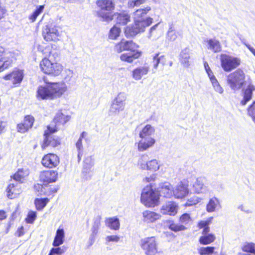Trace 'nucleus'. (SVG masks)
<instances>
[{
    "instance_id": "nucleus-1",
    "label": "nucleus",
    "mask_w": 255,
    "mask_h": 255,
    "mask_svg": "<svg viewBox=\"0 0 255 255\" xmlns=\"http://www.w3.org/2000/svg\"><path fill=\"white\" fill-rule=\"evenodd\" d=\"M151 10L150 6L136 9L133 13L134 24L126 27L125 33L127 37L135 36L139 33L144 31L146 27L152 22L153 19L148 17L144 18V16Z\"/></svg>"
},
{
    "instance_id": "nucleus-2",
    "label": "nucleus",
    "mask_w": 255,
    "mask_h": 255,
    "mask_svg": "<svg viewBox=\"0 0 255 255\" xmlns=\"http://www.w3.org/2000/svg\"><path fill=\"white\" fill-rule=\"evenodd\" d=\"M66 91V87L64 84L50 82L38 87L36 97L38 100H53L61 97Z\"/></svg>"
},
{
    "instance_id": "nucleus-3",
    "label": "nucleus",
    "mask_w": 255,
    "mask_h": 255,
    "mask_svg": "<svg viewBox=\"0 0 255 255\" xmlns=\"http://www.w3.org/2000/svg\"><path fill=\"white\" fill-rule=\"evenodd\" d=\"M138 47V45L132 41L123 39L115 45L114 50L118 53L127 51L121 55L120 59L123 61L131 63L141 56V52L137 50Z\"/></svg>"
},
{
    "instance_id": "nucleus-4",
    "label": "nucleus",
    "mask_w": 255,
    "mask_h": 255,
    "mask_svg": "<svg viewBox=\"0 0 255 255\" xmlns=\"http://www.w3.org/2000/svg\"><path fill=\"white\" fill-rule=\"evenodd\" d=\"M246 75L241 69H238L230 73L227 77V83L230 88L235 91L241 89L246 84Z\"/></svg>"
},
{
    "instance_id": "nucleus-5",
    "label": "nucleus",
    "mask_w": 255,
    "mask_h": 255,
    "mask_svg": "<svg viewBox=\"0 0 255 255\" xmlns=\"http://www.w3.org/2000/svg\"><path fill=\"white\" fill-rule=\"evenodd\" d=\"M159 194L151 185L144 187L141 194V202L147 207H153L159 203Z\"/></svg>"
},
{
    "instance_id": "nucleus-6",
    "label": "nucleus",
    "mask_w": 255,
    "mask_h": 255,
    "mask_svg": "<svg viewBox=\"0 0 255 255\" xmlns=\"http://www.w3.org/2000/svg\"><path fill=\"white\" fill-rule=\"evenodd\" d=\"M97 5L101 8L98 11V15L104 21L109 22L113 19L111 11L114 9L115 4L113 0H98Z\"/></svg>"
},
{
    "instance_id": "nucleus-7",
    "label": "nucleus",
    "mask_w": 255,
    "mask_h": 255,
    "mask_svg": "<svg viewBox=\"0 0 255 255\" xmlns=\"http://www.w3.org/2000/svg\"><path fill=\"white\" fill-rule=\"evenodd\" d=\"M39 66L43 73L54 76H58L63 70V66L60 63L52 62L46 58L42 60Z\"/></svg>"
},
{
    "instance_id": "nucleus-8",
    "label": "nucleus",
    "mask_w": 255,
    "mask_h": 255,
    "mask_svg": "<svg viewBox=\"0 0 255 255\" xmlns=\"http://www.w3.org/2000/svg\"><path fill=\"white\" fill-rule=\"evenodd\" d=\"M221 65L225 72H231L238 67L241 63V59L231 55L222 54L220 55Z\"/></svg>"
},
{
    "instance_id": "nucleus-9",
    "label": "nucleus",
    "mask_w": 255,
    "mask_h": 255,
    "mask_svg": "<svg viewBox=\"0 0 255 255\" xmlns=\"http://www.w3.org/2000/svg\"><path fill=\"white\" fill-rule=\"evenodd\" d=\"M57 130L56 126L53 127V125L47 126V129L45 130L44 139L42 145L43 148L48 146L56 147L60 144V140L58 137L55 136L53 133Z\"/></svg>"
},
{
    "instance_id": "nucleus-10",
    "label": "nucleus",
    "mask_w": 255,
    "mask_h": 255,
    "mask_svg": "<svg viewBox=\"0 0 255 255\" xmlns=\"http://www.w3.org/2000/svg\"><path fill=\"white\" fill-rule=\"evenodd\" d=\"M140 246L146 255H155L157 253V242L154 237L141 239Z\"/></svg>"
},
{
    "instance_id": "nucleus-11",
    "label": "nucleus",
    "mask_w": 255,
    "mask_h": 255,
    "mask_svg": "<svg viewBox=\"0 0 255 255\" xmlns=\"http://www.w3.org/2000/svg\"><path fill=\"white\" fill-rule=\"evenodd\" d=\"M126 93H120L112 103L109 110L110 115H118L120 112L124 111L126 106Z\"/></svg>"
},
{
    "instance_id": "nucleus-12",
    "label": "nucleus",
    "mask_w": 255,
    "mask_h": 255,
    "mask_svg": "<svg viewBox=\"0 0 255 255\" xmlns=\"http://www.w3.org/2000/svg\"><path fill=\"white\" fill-rule=\"evenodd\" d=\"M42 35L47 41H56L59 40L60 33L56 26L46 25L43 28Z\"/></svg>"
},
{
    "instance_id": "nucleus-13",
    "label": "nucleus",
    "mask_w": 255,
    "mask_h": 255,
    "mask_svg": "<svg viewBox=\"0 0 255 255\" xmlns=\"http://www.w3.org/2000/svg\"><path fill=\"white\" fill-rule=\"evenodd\" d=\"M194 191L197 194H206L209 193V189L206 185V179L204 177H198L193 185Z\"/></svg>"
},
{
    "instance_id": "nucleus-14",
    "label": "nucleus",
    "mask_w": 255,
    "mask_h": 255,
    "mask_svg": "<svg viewBox=\"0 0 255 255\" xmlns=\"http://www.w3.org/2000/svg\"><path fill=\"white\" fill-rule=\"evenodd\" d=\"M41 163L44 166L51 168L59 164V158L56 154L49 153L43 157Z\"/></svg>"
},
{
    "instance_id": "nucleus-15",
    "label": "nucleus",
    "mask_w": 255,
    "mask_h": 255,
    "mask_svg": "<svg viewBox=\"0 0 255 255\" xmlns=\"http://www.w3.org/2000/svg\"><path fill=\"white\" fill-rule=\"evenodd\" d=\"M7 197L9 199L16 198L21 192V183L12 182L6 188Z\"/></svg>"
},
{
    "instance_id": "nucleus-16",
    "label": "nucleus",
    "mask_w": 255,
    "mask_h": 255,
    "mask_svg": "<svg viewBox=\"0 0 255 255\" xmlns=\"http://www.w3.org/2000/svg\"><path fill=\"white\" fill-rule=\"evenodd\" d=\"M150 67L147 63L143 66L138 67L132 71V78L135 80H139L144 76L146 75L149 71Z\"/></svg>"
},
{
    "instance_id": "nucleus-17",
    "label": "nucleus",
    "mask_w": 255,
    "mask_h": 255,
    "mask_svg": "<svg viewBox=\"0 0 255 255\" xmlns=\"http://www.w3.org/2000/svg\"><path fill=\"white\" fill-rule=\"evenodd\" d=\"M188 193L189 189L188 186L182 182L179 183L175 188L173 189V194L177 199L183 198L187 196Z\"/></svg>"
},
{
    "instance_id": "nucleus-18",
    "label": "nucleus",
    "mask_w": 255,
    "mask_h": 255,
    "mask_svg": "<svg viewBox=\"0 0 255 255\" xmlns=\"http://www.w3.org/2000/svg\"><path fill=\"white\" fill-rule=\"evenodd\" d=\"M58 173L53 170H48L41 173L40 178L45 183L55 182L57 179Z\"/></svg>"
},
{
    "instance_id": "nucleus-19",
    "label": "nucleus",
    "mask_w": 255,
    "mask_h": 255,
    "mask_svg": "<svg viewBox=\"0 0 255 255\" xmlns=\"http://www.w3.org/2000/svg\"><path fill=\"white\" fill-rule=\"evenodd\" d=\"M178 210V206L175 202H169L162 206L161 212L163 214L175 216Z\"/></svg>"
},
{
    "instance_id": "nucleus-20",
    "label": "nucleus",
    "mask_w": 255,
    "mask_h": 255,
    "mask_svg": "<svg viewBox=\"0 0 255 255\" xmlns=\"http://www.w3.org/2000/svg\"><path fill=\"white\" fill-rule=\"evenodd\" d=\"M179 56V60L181 65L184 67L188 68L191 65L190 51L189 48H185L182 49Z\"/></svg>"
},
{
    "instance_id": "nucleus-21",
    "label": "nucleus",
    "mask_w": 255,
    "mask_h": 255,
    "mask_svg": "<svg viewBox=\"0 0 255 255\" xmlns=\"http://www.w3.org/2000/svg\"><path fill=\"white\" fill-rule=\"evenodd\" d=\"M94 165V161L92 156H88L84 160L82 172L85 174V178L86 180L91 179L92 175L89 174Z\"/></svg>"
},
{
    "instance_id": "nucleus-22",
    "label": "nucleus",
    "mask_w": 255,
    "mask_h": 255,
    "mask_svg": "<svg viewBox=\"0 0 255 255\" xmlns=\"http://www.w3.org/2000/svg\"><path fill=\"white\" fill-rule=\"evenodd\" d=\"M23 78V73L21 70H16L6 75L4 79L6 80H11L13 84H19Z\"/></svg>"
},
{
    "instance_id": "nucleus-23",
    "label": "nucleus",
    "mask_w": 255,
    "mask_h": 255,
    "mask_svg": "<svg viewBox=\"0 0 255 255\" xmlns=\"http://www.w3.org/2000/svg\"><path fill=\"white\" fill-rule=\"evenodd\" d=\"M158 188L159 191L158 192L159 196L170 198L173 195V188L170 184L168 182L160 184Z\"/></svg>"
},
{
    "instance_id": "nucleus-24",
    "label": "nucleus",
    "mask_w": 255,
    "mask_h": 255,
    "mask_svg": "<svg viewBox=\"0 0 255 255\" xmlns=\"http://www.w3.org/2000/svg\"><path fill=\"white\" fill-rule=\"evenodd\" d=\"M155 143V140L153 138H141L138 142L137 149L140 152H143L153 146Z\"/></svg>"
},
{
    "instance_id": "nucleus-25",
    "label": "nucleus",
    "mask_w": 255,
    "mask_h": 255,
    "mask_svg": "<svg viewBox=\"0 0 255 255\" xmlns=\"http://www.w3.org/2000/svg\"><path fill=\"white\" fill-rule=\"evenodd\" d=\"M254 91H255V86L252 84H249L247 88L243 90V99L241 101V104L242 105H246L251 100Z\"/></svg>"
},
{
    "instance_id": "nucleus-26",
    "label": "nucleus",
    "mask_w": 255,
    "mask_h": 255,
    "mask_svg": "<svg viewBox=\"0 0 255 255\" xmlns=\"http://www.w3.org/2000/svg\"><path fill=\"white\" fill-rule=\"evenodd\" d=\"M143 221L147 223H153L160 219L161 216L152 211L146 210L142 213Z\"/></svg>"
},
{
    "instance_id": "nucleus-27",
    "label": "nucleus",
    "mask_w": 255,
    "mask_h": 255,
    "mask_svg": "<svg viewBox=\"0 0 255 255\" xmlns=\"http://www.w3.org/2000/svg\"><path fill=\"white\" fill-rule=\"evenodd\" d=\"M204 42L207 44V48L215 53L221 51V46L219 40L216 39H206Z\"/></svg>"
},
{
    "instance_id": "nucleus-28",
    "label": "nucleus",
    "mask_w": 255,
    "mask_h": 255,
    "mask_svg": "<svg viewBox=\"0 0 255 255\" xmlns=\"http://www.w3.org/2000/svg\"><path fill=\"white\" fill-rule=\"evenodd\" d=\"M220 206V203L219 199L213 197L209 200L208 203L206 205V210L208 213H212L215 212L216 209Z\"/></svg>"
},
{
    "instance_id": "nucleus-29",
    "label": "nucleus",
    "mask_w": 255,
    "mask_h": 255,
    "mask_svg": "<svg viewBox=\"0 0 255 255\" xmlns=\"http://www.w3.org/2000/svg\"><path fill=\"white\" fill-rule=\"evenodd\" d=\"M155 132L154 128L150 125H146L140 131L139 136L141 138H152L151 135Z\"/></svg>"
},
{
    "instance_id": "nucleus-30",
    "label": "nucleus",
    "mask_w": 255,
    "mask_h": 255,
    "mask_svg": "<svg viewBox=\"0 0 255 255\" xmlns=\"http://www.w3.org/2000/svg\"><path fill=\"white\" fill-rule=\"evenodd\" d=\"M65 237L64 231L63 229H58L56 231V236L53 242V246L57 247L62 245L64 242Z\"/></svg>"
},
{
    "instance_id": "nucleus-31",
    "label": "nucleus",
    "mask_w": 255,
    "mask_h": 255,
    "mask_svg": "<svg viewBox=\"0 0 255 255\" xmlns=\"http://www.w3.org/2000/svg\"><path fill=\"white\" fill-rule=\"evenodd\" d=\"M106 225L112 230H118L120 226V220L116 217L109 218L106 220Z\"/></svg>"
},
{
    "instance_id": "nucleus-32",
    "label": "nucleus",
    "mask_w": 255,
    "mask_h": 255,
    "mask_svg": "<svg viewBox=\"0 0 255 255\" xmlns=\"http://www.w3.org/2000/svg\"><path fill=\"white\" fill-rule=\"evenodd\" d=\"M87 134V133L85 131H83L78 140H77L76 143V146L78 150V160L80 161L81 159V156L83 154V146L82 145V139L86 136Z\"/></svg>"
},
{
    "instance_id": "nucleus-33",
    "label": "nucleus",
    "mask_w": 255,
    "mask_h": 255,
    "mask_svg": "<svg viewBox=\"0 0 255 255\" xmlns=\"http://www.w3.org/2000/svg\"><path fill=\"white\" fill-rule=\"evenodd\" d=\"M70 117L68 116H65L62 113H58L56 114L54 119V122L56 125H53V127L57 125H64L70 120Z\"/></svg>"
},
{
    "instance_id": "nucleus-34",
    "label": "nucleus",
    "mask_w": 255,
    "mask_h": 255,
    "mask_svg": "<svg viewBox=\"0 0 255 255\" xmlns=\"http://www.w3.org/2000/svg\"><path fill=\"white\" fill-rule=\"evenodd\" d=\"M167 223V225L168 226V228L175 232L184 231L186 230V227L183 225L180 224H177L174 223V222L172 220H167L166 221Z\"/></svg>"
},
{
    "instance_id": "nucleus-35",
    "label": "nucleus",
    "mask_w": 255,
    "mask_h": 255,
    "mask_svg": "<svg viewBox=\"0 0 255 255\" xmlns=\"http://www.w3.org/2000/svg\"><path fill=\"white\" fill-rule=\"evenodd\" d=\"M12 62L11 58L6 56L1 57L0 58V72L10 67Z\"/></svg>"
},
{
    "instance_id": "nucleus-36",
    "label": "nucleus",
    "mask_w": 255,
    "mask_h": 255,
    "mask_svg": "<svg viewBox=\"0 0 255 255\" xmlns=\"http://www.w3.org/2000/svg\"><path fill=\"white\" fill-rule=\"evenodd\" d=\"M28 174V172L23 169H18L13 176V182L21 183V180L27 176Z\"/></svg>"
},
{
    "instance_id": "nucleus-37",
    "label": "nucleus",
    "mask_w": 255,
    "mask_h": 255,
    "mask_svg": "<svg viewBox=\"0 0 255 255\" xmlns=\"http://www.w3.org/2000/svg\"><path fill=\"white\" fill-rule=\"evenodd\" d=\"M215 240V236L212 234H210L201 236L199 241L201 244L206 245L213 242Z\"/></svg>"
},
{
    "instance_id": "nucleus-38",
    "label": "nucleus",
    "mask_w": 255,
    "mask_h": 255,
    "mask_svg": "<svg viewBox=\"0 0 255 255\" xmlns=\"http://www.w3.org/2000/svg\"><path fill=\"white\" fill-rule=\"evenodd\" d=\"M44 8V5H37L35 10L29 16V20L32 22L35 21L38 16L43 12Z\"/></svg>"
},
{
    "instance_id": "nucleus-39",
    "label": "nucleus",
    "mask_w": 255,
    "mask_h": 255,
    "mask_svg": "<svg viewBox=\"0 0 255 255\" xmlns=\"http://www.w3.org/2000/svg\"><path fill=\"white\" fill-rule=\"evenodd\" d=\"M34 121V119L33 117L30 116H25L23 123L20 124L19 127L24 126L25 128L28 130L33 126Z\"/></svg>"
},
{
    "instance_id": "nucleus-40",
    "label": "nucleus",
    "mask_w": 255,
    "mask_h": 255,
    "mask_svg": "<svg viewBox=\"0 0 255 255\" xmlns=\"http://www.w3.org/2000/svg\"><path fill=\"white\" fill-rule=\"evenodd\" d=\"M130 20V16L127 13H120L117 17V22L122 25L127 24Z\"/></svg>"
},
{
    "instance_id": "nucleus-41",
    "label": "nucleus",
    "mask_w": 255,
    "mask_h": 255,
    "mask_svg": "<svg viewBox=\"0 0 255 255\" xmlns=\"http://www.w3.org/2000/svg\"><path fill=\"white\" fill-rule=\"evenodd\" d=\"M160 164L156 159L148 161L147 163L146 170L156 171L159 169Z\"/></svg>"
},
{
    "instance_id": "nucleus-42",
    "label": "nucleus",
    "mask_w": 255,
    "mask_h": 255,
    "mask_svg": "<svg viewBox=\"0 0 255 255\" xmlns=\"http://www.w3.org/2000/svg\"><path fill=\"white\" fill-rule=\"evenodd\" d=\"M178 35V32L176 31L172 26H170L167 33L166 38L167 40L169 41H174L177 39Z\"/></svg>"
},
{
    "instance_id": "nucleus-43",
    "label": "nucleus",
    "mask_w": 255,
    "mask_h": 255,
    "mask_svg": "<svg viewBox=\"0 0 255 255\" xmlns=\"http://www.w3.org/2000/svg\"><path fill=\"white\" fill-rule=\"evenodd\" d=\"M49 201V199L46 198L36 199L35 200V204L36 209L38 210H41L43 209Z\"/></svg>"
},
{
    "instance_id": "nucleus-44",
    "label": "nucleus",
    "mask_w": 255,
    "mask_h": 255,
    "mask_svg": "<svg viewBox=\"0 0 255 255\" xmlns=\"http://www.w3.org/2000/svg\"><path fill=\"white\" fill-rule=\"evenodd\" d=\"M148 155L146 154L142 155L138 160L137 165L139 168L142 170H146Z\"/></svg>"
},
{
    "instance_id": "nucleus-45",
    "label": "nucleus",
    "mask_w": 255,
    "mask_h": 255,
    "mask_svg": "<svg viewBox=\"0 0 255 255\" xmlns=\"http://www.w3.org/2000/svg\"><path fill=\"white\" fill-rule=\"evenodd\" d=\"M210 221H201L198 223V226L200 229H203L202 234L206 235L210 232V228L209 225Z\"/></svg>"
},
{
    "instance_id": "nucleus-46",
    "label": "nucleus",
    "mask_w": 255,
    "mask_h": 255,
    "mask_svg": "<svg viewBox=\"0 0 255 255\" xmlns=\"http://www.w3.org/2000/svg\"><path fill=\"white\" fill-rule=\"evenodd\" d=\"M121 31L120 28L116 26H113L110 30L109 37L111 39H116L120 34Z\"/></svg>"
},
{
    "instance_id": "nucleus-47",
    "label": "nucleus",
    "mask_w": 255,
    "mask_h": 255,
    "mask_svg": "<svg viewBox=\"0 0 255 255\" xmlns=\"http://www.w3.org/2000/svg\"><path fill=\"white\" fill-rule=\"evenodd\" d=\"M215 250L213 247H201L198 249L199 254L200 255H211Z\"/></svg>"
},
{
    "instance_id": "nucleus-48",
    "label": "nucleus",
    "mask_w": 255,
    "mask_h": 255,
    "mask_svg": "<svg viewBox=\"0 0 255 255\" xmlns=\"http://www.w3.org/2000/svg\"><path fill=\"white\" fill-rule=\"evenodd\" d=\"M101 219L102 218L100 215H97V216L94 217L93 219V224L91 228V231L99 232V230L101 226Z\"/></svg>"
},
{
    "instance_id": "nucleus-49",
    "label": "nucleus",
    "mask_w": 255,
    "mask_h": 255,
    "mask_svg": "<svg viewBox=\"0 0 255 255\" xmlns=\"http://www.w3.org/2000/svg\"><path fill=\"white\" fill-rule=\"evenodd\" d=\"M163 57L164 56L160 55L159 53H156L153 56L152 63L154 69H157L159 63Z\"/></svg>"
},
{
    "instance_id": "nucleus-50",
    "label": "nucleus",
    "mask_w": 255,
    "mask_h": 255,
    "mask_svg": "<svg viewBox=\"0 0 255 255\" xmlns=\"http://www.w3.org/2000/svg\"><path fill=\"white\" fill-rule=\"evenodd\" d=\"M242 250L245 252L255 254V244L247 243L243 246Z\"/></svg>"
},
{
    "instance_id": "nucleus-51",
    "label": "nucleus",
    "mask_w": 255,
    "mask_h": 255,
    "mask_svg": "<svg viewBox=\"0 0 255 255\" xmlns=\"http://www.w3.org/2000/svg\"><path fill=\"white\" fill-rule=\"evenodd\" d=\"M248 115L252 118L255 124V101L249 107L248 109Z\"/></svg>"
},
{
    "instance_id": "nucleus-52",
    "label": "nucleus",
    "mask_w": 255,
    "mask_h": 255,
    "mask_svg": "<svg viewBox=\"0 0 255 255\" xmlns=\"http://www.w3.org/2000/svg\"><path fill=\"white\" fill-rule=\"evenodd\" d=\"M73 76V72L69 69H66L63 74L64 80L65 82H69L71 81Z\"/></svg>"
},
{
    "instance_id": "nucleus-53",
    "label": "nucleus",
    "mask_w": 255,
    "mask_h": 255,
    "mask_svg": "<svg viewBox=\"0 0 255 255\" xmlns=\"http://www.w3.org/2000/svg\"><path fill=\"white\" fill-rule=\"evenodd\" d=\"M211 83L215 91L220 94H222L223 93L224 90L219 84L217 79L213 78L212 82Z\"/></svg>"
},
{
    "instance_id": "nucleus-54",
    "label": "nucleus",
    "mask_w": 255,
    "mask_h": 255,
    "mask_svg": "<svg viewBox=\"0 0 255 255\" xmlns=\"http://www.w3.org/2000/svg\"><path fill=\"white\" fill-rule=\"evenodd\" d=\"M98 233V232L91 231V234L89 237L88 241V247L89 248L92 246L95 242L96 236Z\"/></svg>"
},
{
    "instance_id": "nucleus-55",
    "label": "nucleus",
    "mask_w": 255,
    "mask_h": 255,
    "mask_svg": "<svg viewBox=\"0 0 255 255\" xmlns=\"http://www.w3.org/2000/svg\"><path fill=\"white\" fill-rule=\"evenodd\" d=\"M147 0H128V7H134L144 3Z\"/></svg>"
},
{
    "instance_id": "nucleus-56",
    "label": "nucleus",
    "mask_w": 255,
    "mask_h": 255,
    "mask_svg": "<svg viewBox=\"0 0 255 255\" xmlns=\"http://www.w3.org/2000/svg\"><path fill=\"white\" fill-rule=\"evenodd\" d=\"M179 221L182 224L187 225L191 221V219L189 214L185 213L180 217Z\"/></svg>"
},
{
    "instance_id": "nucleus-57",
    "label": "nucleus",
    "mask_w": 255,
    "mask_h": 255,
    "mask_svg": "<svg viewBox=\"0 0 255 255\" xmlns=\"http://www.w3.org/2000/svg\"><path fill=\"white\" fill-rule=\"evenodd\" d=\"M65 252V249L62 247L53 248L50 251V255H60Z\"/></svg>"
},
{
    "instance_id": "nucleus-58",
    "label": "nucleus",
    "mask_w": 255,
    "mask_h": 255,
    "mask_svg": "<svg viewBox=\"0 0 255 255\" xmlns=\"http://www.w3.org/2000/svg\"><path fill=\"white\" fill-rule=\"evenodd\" d=\"M198 198L197 197H193L188 199L185 203L186 206H191L192 205H196L199 203Z\"/></svg>"
},
{
    "instance_id": "nucleus-59",
    "label": "nucleus",
    "mask_w": 255,
    "mask_h": 255,
    "mask_svg": "<svg viewBox=\"0 0 255 255\" xmlns=\"http://www.w3.org/2000/svg\"><path fill=\"white\" fill-rule=\"evenodd\" d=\"M106 244H108L109 242H118L120 240V237L116 235L108 236L106 239Z\"/></svg>"
},
{
    "instance_id": "nucleus-60",
    "label": "nucleus",
    "mask_w": 255,
    "mask_h": 255,
    "mask_svg": "<svg viewBox=\"0 0 255 255\" xmlns=\"http://www.w3.org/2000/svg\"><path fill=\"white\" fill-rule=\"evenodd\" d=\"M36 217V213L34 212H31L28 213L27 222L28 223H32L35 220Z\"/></svg>"
},
{
    "instance_id": "nucleus-61",
    "label": "nucleus",
    "mask_w": 255,
    "mask_h": 255,
    "mask_svg": "<svg viewBox=\"0 0 255 255\" xmlns=\"http://www.w3.org/2000/svg\"><path fill=\"white\" fill-rule=\"evenodd\" d=\"M156 177L155 174H152L149 177H146L144 179L143 181L146 182H151L152 181H154L155 180V178Z\"/></svg>"
},
{
    "instance_id": "nucleus-62",
    "label": "nucleus",
    "mask_w": 255,
    "mask_h": 255,
    "mask_svg": "<svg viewBox=\"0 0 255 255\" xmlns=\"http://www.w3.org/2000/svg\"><path fill=\"white\" fill-rule=\"evenodd\" d=\"M16 235L17 237H20L24 235V228L23 226H21L18 228Z\"/></svg>"
},
{
    "instance_id": "nucleus-63",
    "label": "nucleus",
    "mask_w": 255,
    "mask_h": 255,
    "mask_svg": "<svg viewBox=\"0 0 255 255\" xmlns=\"http://www.w3.org/2000/svg\"><path fill=\"white\" fill-rule=\"evenodd\" d=\"M158 23L153 25V26H152L150 30H149V35H148V38H150L151 36L152 35V33L153 32V31L154 30H156V28L157 27L158 25Z\"/></svg>"
},
{
    "instance_id": "nucleus-64",
    "label": "nucleus",
    "mask_w": 255,
    "mask_h": 255,
    "mask_svg": "<svg viewBox=\"0 0 255 255\" xmlns=\"http://www.w3.org/2000/svg\"><path fill=\"white\" fill-rule=\"evenodd\" d=\"M242 42L247 46V47L249 49V50L255 56V49L252 47L250 44H247L244 41H242Z\"/></svg>"
}]
</instances>
